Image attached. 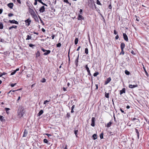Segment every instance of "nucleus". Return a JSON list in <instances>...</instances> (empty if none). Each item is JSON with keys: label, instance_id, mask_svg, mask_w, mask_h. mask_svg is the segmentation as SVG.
Masks as SVG:
<instances>
[{"label": "nucleus", "instance_id": "nucleus-50", "mask_svg": "<svg viewBox=\"0 0 149 149\" xmlns=\"http://www.w3.org/2000/svg\"><path fill=\"white\" fill-rule=\"evenodd\" d=\"M63 1L67 3H69V2L68 1V0H63Z\"/></svg>", "mask_w": 149, "mask_h": 149}, {"label": "nucleus", "instance_id": "nucleus-49", "mask_svg": "<svg viewBox=\"0 0 149 149\" xmlns=\"http://www.w3.org/2000/svg\"><path fill=\"white\" fill-rule=\"evenodd\" d=\"M135 131H136V134H139V131L137 129H135Z\"/></svg>", "mask_w": 149, "mask_h": 149}, {"label": "nucleus", "instance_id": "nucleus-14", "mask_svg": "<svg viewBox=\"0 0 149 149\" xmlns=\"http://www.w3.org/2000/svg\"><path fill=\"white\" fill-rule=\"evenodd\" d=\"M46 52H45L43 54V55H47L48 54H50L51 52V51L50 50H47V51Z\"/></svg>", "mask_w": 149, "mask_h": 149}, {"label": "nucleus", "instance_id": "nucleus-1", "mask_svg": "<svg viewBox=\"0 0 149 149\" xmlns=\"http://www.w3.org/2000/svg\"><path fill=\"white\" fill-rule=\"evenodd\" d=\"M30 14L32 16V18H34L35 20H36L37 19H38L37 16L34 11L31 13H30Z\"/></svg>", "mask_w": 149, "mask_h": 149}, {"label": "nucleus", "instance_id": "nucleus-25", "mask_svg": "<svg viewBox=\"0 0 149 149\" xmlns=\"http://www.w3.org/2000/svg\"><path fill=\"white\" fill-rule=\"evenodd\" d=\"M31 36H30L29 35H28L27 36V38H26V40H29L31 39Z\"/></svg>", "mask_w": 149, "mask_h": 149}, {"label": "nucleus", "instance_id": "nucleus-48", "mask_svg": "<svg viewBox=\"0 0 149 149\" xmlns=\"http://www.w3.org/2000/svg\"><path fill=\"white\" fill-rule=\"evenodd\" d=\"M35 45H33L32 44H29V46L30 47H33V46H34Z\"/></svg>", "mask_w": 149, "mask_h": 149}, {"label": "nucleus", "instance_id": "nucleus-7", "mask_svg": "<svg viewBox=\"0 0 149 149\" xmlns=\"http://www.w3.org/2000/svg\"><path fill=\"white\" fill-rule=\"evenodd\" d=\"M77 19L78 20H84V18L81 15L78 14V16L77 18Z\"/></svg>", "mask_w": 149, "mask_h": 149}, {"label": "nucleus", "instance_id": "nucleus-13", "mask_svg": "<svg viewBox=\"0 0 149 149\" xmlns=\"http://www.w3.org/2000/svg\"><path fill=\"white\" fill-rule=\"evenodd\" d=\"M138 86L137 85H132L130 84L129 85V87L130 88H135L136 87H137Z\"/></svg>", "mask_w": 149, "mask_h": 149}, {"label": "nucleus", "instance_id": "nucleus-12", "mask_svg": "<svg viewBox=\"0 0 149 149\" xmlns=\"http://www.w3.org/2000/svg\"><path fill=\"white\" fill-rule=\"evenodd\" d=\"M125 93V89L123 88L120 91V94L121 95L123 93Z\"/></svg>", "mask_w": 149, "mask_h": 149}, {"label": "nucleus", "instance_id": "nucleus-64", "mask_svg": "<svg viewBox=\"0 0 149 149\" xmlns=\"http://www.w3.org/2000/svg\"><path fill=\"white\" fill-rule=\"evenodd\" d=\"M35 84H36L34 83L33 84H32L31 86V88H32L34 86H35Z\"/></svg>", "mask_w": 149, "mask_h": 149}, {"label": "nucleus", "instance_id": "nucleus-47", "mask_svg": "<svg viewBox=\"0 0 149 149\" xmlns=\"http://www.w3.org/2000/svg\"><path fill=\"white\" fill-rule=\"evenodd\" d=\"M67 117L68 118H69L70 117V114L69 113H68L67 114Z\"/></svg>", "mask_w": 149, "mask_h": 149}, {"label": "nucleus", "instance_id": "nucleus-35", "mask_svg": "<svg viewBox=\"0 0 149 149\" xmlns=\"http://www.w3.org/2000/svg\"><path fill=\"white\" fill-rule=\"evenodd\" d=\"M103 133H102L100 135V137L101 139H103Z\"/></svg>", "mask_w": 149, "mask_h": 149}, {"label": "nucleus", "instance_id": "nucleus-38", "mask_svg": "<svg viewBox=\"0 0 149 149\" xmlns=\"http://www.w3.org/2000/svg\"><path fill=\"white\" fill-rule=\"evenodd\" d=\"M3 28V25L1 23H0V29H2Z\"/></svg>", "mask_w": 149, "mask_h": 149}, {"label": "nucleus", "instance_id": "nucleus-43", "mask_svg": "<svg viewBox=\"0 0 149 149\" xmlns=\"http://www.w3.org/2000/svg\"><path fill=\"white\" fill-rule=\"evenodd\" d=\"M16 84V83L12 84H10V86L12 87H13Z\"/></svg>", "mask_w": 149, "mask_h": 149}, {"label": "nucleus", "instance_id": "nucleus-34", "mask_svg": "<svg viewBox=\"0 0 149 149\" xmlns=\"http://www.w3.org/2000/svg\"><path fill=\"white\" fill-rule=\"evenodd\" d=\"M109 94L108 93H105V97L107 98H109Z\"/></svg>", "mask_w": 149, "mask_h": 149}, {"label": "nucleus", "instance_id": "nucleus-9", "mask_svg": "<svg viewBox=\"0 0 149 149\" xmlns=\"http://www.w3.org/2000/svg\"><path fill=\"white\" fill-rule=\"evenodd\" d=\"M123 36L124 39L127 41H128V38L127 35L125 33H123Z\"/></svg>", "mask_w": 149, "mask_h": 149}, {"label": "nucleus", "instance_id": "nucleus-2", "mask_svg": "<svg viewBox=\"0 0 149 149\" xmlns=\"http://www.w3.org/2000/svg\"><path fill=\"white\" fill-rule=\"evenodd\" d=\"M31 20L29 19H27L25 20V22L26 23V25L28 26L30 24L31 22Z\"/></svg>", "mask_w": 149, "mask_h": 149}, {"label": "nucleus", "instance_id": "nucleus-16", "mask_svg": "<svg viewBox=\"0 0 149 149\" xmlns=\"http://www.w3.org/2000/svg\"><path fill=\"white\" fill-rule=\"evenodd\" d=\"M28 134V131H27L25 129L24 130V135H23V137H26L27 135V134Z\"/></svg>", "mask_w": 149, "mask_h": 149}, {"label": "nucleus", "instance_id": "nucleus-24", "mask_svg": "<svg viewBox=\"0 0 149 149\" xmlns=\"http://www.w3.org/2000/svg\"><path fill=\"white\" fill-rule=\"evenodd\" d=\"M34 11L32 9V8H29V13L30 14L32 13V12H33Z\"/></svg>", "mask_w": 149, "mask_h": 149}, {"label": "nucleus", "instance_id": "nucleus-21", "mask_svg": "<svg viewBox=\"0 0 149 149\" xmlns=\"http://www.w3.org/2000/svg\"><path fill=\"white\" fill-rule=\"evenodd\" d=\"M112 122H111V121L109 123H108L107 124V126L108 127H110L111 126V124H112Z\"/></svg>", "mask_w": 149, "mask_h": 149}, {"label": "nucleus", "instance_id": "nucleus-3", "mask_svg": "<svg viewBox=\"0 0 149 149\" xmlns=\"http://www.w3.org/2000/svg\"><path fill=\"white\" fill-rule=\"evenodd\" d=\"M79 54H78V55L77 56L76 59L75 60V64L76 65V66H77L78 65V63L79 62Z\"/></svg>", "mask_w": 149, "mask_h": 149}, {"label": "nucleus", "instance_id": "nucleus-37", "mask_svg": "<svg viewBox=\"0 0 149 149\" xmlns=\"http://www.w3.org/2000/svg\"><path fill=\"white\" fill-rule=\"evenodd\" d=\"M96 3H97L99 5H101V3H100V1L99 0H97L96 1Z\"/></svg>", "mask_w": 149, "mask_h": 149}, {"label": "nucleus", "instance_id": "nucleus-6", "mask_svg": "<svg viewBox=\"0 0 149 149\" xmlns=\"http://www.w3.org/2000/svg\"><path fill=\"white\" fill-rule=\"evenodd\" d=\"M24 113V111L23 109H22L21 111H20L18 113V115L19 117H22Z\"/></svg>", "mask_w": 149, "mask_h": 149}, {"label": "nucleus", "instance_id": "nucleus-19", "mask_svg": "<svg viewBox=\"0 0 149 149\" xmlns=\"http://www.w3.org/2000/svg\"><path fill=\"white\" fill-rule=\"evenodd\" d=\"M43 113V111L42 110H40L38 114V116H40Z\"/></svg>", "mask_w": 149, "mask_h": 149}, {"label": "nucleus", "instance_id": "nucleus-33", "mask_svg": "<svg viewBox=\"0 0 149 149\" xmlns=\"http://www.w3.org/2000/svg\"><path fill=\"white\" fill-rule=\"evenodd\" d=\"M99 74V73L98 72H95L93 74V76L94 77H96L97 75Z\"/></svg>", "mask_w": 149, "mask_h": 149}, {"label": "nucleus", "instance_id": "nucleus-26", "mask_svg": "<svg viewBox=\"0 0 149 149\" xmlns=\"http://www.w3.org/2000/svg\"><path fill=\"white\" fill-rule=\"evenodd\" d=\"M125 73L126 74H127V75H129L130 73V72L129 71H127V70H126L125 71Z\"/></svg>", "mask_w": 149, "mask_h": 149}, {"label": "nucleus", "instance_id": "nucleus-31", "mask_svg": "<svg viewBox=\"0 0 149 149\" xmlns=\"http://www.w3.org/2000/svg\"><path fill=\"white\" fill-rule=\"evenodd\" d=\"M46 79L45 78H43L41 80V82L42 83H44L46 82Z\"/></svg>", "mask_w": 149, "mask_h": 149}, {"label": "nucleus", "instance_id": "nucleus-4", "mask_svg": "<svg viewBox=\"0 0 149 149\" xmlns=\"http://www.w3.org/2000/svg\"><path fill=\"white\" fill-rule=\"evenodd\" d=\"M8 22L11 24H19L18 22H17L16 21H15L14 19H13L12 20H9L8 21Z\"/></svg>", "mask_w": 149, "mask_h": 149}, {"label": "nucleus", "instance_id": "nucleus-61", "mask_svg": "<svg viewBox=\"0 0 149 149\" xmlns=\"http://www.w3.org/2000/svg\"><path fill=\"white\" fill-rule=\"evenodd\" d=\"M135 120H139V119H137L135 118H133V119H132V120L133 121H134Z\"/></svg>", "mask_w": 149, "mask_h": 149}, {"label": "nucleus", "instance_id": "nucleus-56", "mask_svg": "<svg viewBox=\"0 0 149 149\" xmlns=\"http://www.w3.org/2000/svg\"><path fill=\"white\" fill-rule=\"evenodd\" d=\"M118 33V32H116L115 30H114V34L116 35Z\"/></svg>", "mask_w": 149, "mask_h": 149}, {"label": "nucleus", "instance_id": "nucleus-28", "mask_svg": "<svg viewBox=\"0 0 149 149\" xmlns=\"http://www.w3.org/2000/svg\"><path fill=\"white\" fill-rule=\"evenodd\" d=\"M78 132V130H75L74 131V134H75L76 137H77V133Z\"/></svg>", "mask_w": 149, "mask_h": 149}, {"label": "nucleus", "instance_id": "nucleus-20", "mask_svg": "<svg viewBox=\"0 0 149 149\" xmlns=\"http://www.w3.org/2000/svg\"><path fill=\"white\" fill-rule=\"evenodd\" d=\"M4 117L3 116H1L0 115V120L1 122H3L5 120L4 119Z\"/></svg>", "mask_w": 149, "mask_h": 149}, {"label": "nucleus", "instance_id": "nucleus-58", "mask_svg": "<svg viewBox=\"0 0 149 149\" xmlns=\"http://www.w3.org/2000/svg\"><path fill=\"white\" fill-rule=\"evenodd\" d=\"M119 37L118 35H117L115 37V39L116 40H117L118 39Z\"/></svg>", "mask_w": 149, "mask_h": 149}, {"label": "nucleus", "instance_id": "nucleus-52", "mask_svg": "<svg viewBox=\"0 0 149 149\" xmlns=\"http://www.w3.org/2000/svg\"><path fill=\"white\" fill-rule=\"evenodd\" d=\"M41 49L42 50L43 52H46V51H47V50H46L45 49H44V48H41Z\"/></svg>", "mask_w": 149, "mask_h": 149}, {"label": "nucleus", "instance_id": "nucleus-27", "mask_svg": "<svg viewBox=\"0 0 149 149\" xmlns=\"http://www.w3.org/2000/svg\"><path fill=\"white\" fill-rule=\"evenodd\" d=\"M88 48H86L85 49V53L86 54H88Z\"/></svg>", "mask_w": 149, "mask_h": 149}, {"label": "nucleus", "instance_id": "nucleus-32", "mask_svg": "<svg viewBox=\"0 0 149 149\" xmlns=\"http://www.w3.org/2000/svg\"><path fill=\"white\" fill-rule=\"evenodd\" d=\"M43 142L44 143H48V141L46 139H44Z\"/></svg>", "mask_w": 149, "mask_h": 149}, {"label": "nucleus", "instance_id": "nucleus-40", "mask_svg": "<svg viewBox=\"0 0 149 149\" xmlns=\"http://www.w3.org/2000/svg\"><path fill=\"white\" fill-rule=\"evenodd\" d=\"M5 110H6V112H7V113H8V111H9L10 109L9 108H5Z\"/></svg>", "mask_w": 149, "mask_h": 149}, {"label": "nucleus", "instance_id": "nucleus-42", "mask_svg": "<svg viewBox=\"0 0 149 149\" xmlns=\"http://www.w3.org/2000/svg\"><path fill=\"white\" fill-rule=\"evenodd\" d=\"M13 15V14L11 13H9L8 14V16L9 17H12Z\"/></svg>", "mask_w": 149, "mask_h": 149}, {"label": "nucleus", "instance_id": "nucleus-51", "mask_svg": "<svg viewBox=\"0 0 149 149\" xmlns=\"http://www.w3.org/2000/svg\"><path fill=\"white\" fill-rule=\"evenodd\" d=\"M37 4V0H35V2L34 3V5H36Z\"/></svg>", "mask_w": 149, "mask_h": 149}, {"label": "nucleus", "instance_id": "nucleus-55", "mask_svg": "<svg viewBox=\"0 0 149 149\" xmlns=\"http://www.w3.org/2000/svg\"><path fill=\"white\" fill-rule=\"evenodd\" d=\"M37 1H38L39 2L41 3V4H42L43 2L41 0H37Z\"/></svg>", "mask_w": 149, "mask_h": 149}, {"label": "nucleus", "instance_id": "nucleus-59", "mask_svg": "<svg viewBox=\"0 0 149 149\" xmlns=\"http://www.w3.org/2000/svg\"><path fill=\"white\" fill-rule=\"evenodd\" d=\"M109 9H111L112 8V6H111V4H110L109 6Z\"/></svg>", "mask_w": 149, "mask_h": 149}, {"label": "nucleus", "instance_id": "nucleus-5", "mask_svg": "<svg viewBox=\"0 0 149 149\" xmlns=\"http://www.w3.org/2000/svg\"><path fill=\"white\" fill-rule=\"evenodd\" d=\"M95 118L94 117H92L91 119V125L93 127L95 126Z\"/></svg>", "mask_w": 149, "mask_h": 149}, {"label": "nucleus", "instance_id": "nucleus-62", "mask_svg": "<svg viewBox=\"0 0 149 149\" xmlns=\"http://www.w3.org/2000/svg\"><path fill=\"white\" fill-rule=\"evenodd\" d=\"M143 68L145 70V73H146V75H147V74H148V73L147 72V71H146L145 68L144 67H143Z\"/></svg>", "mask_w": 149, "mask_h": 149}, {"label": "nucleus", "instance_id": "nucleus-41", "mask_svg": "<svg viewBox=\"0 0 149 149\" xmlns=\"http://www.w3.org/2000/svg\"><path fill=\"white\" fill-rule=\"evenodd\" d=\"M82 10L80 9L79 10V14L82 15L83 13Z\"/></svg>", "mask_w": 149, "mask_h": 149}, {"label": "nucleus", "instance_id": "nucleus-23", "mask_svg": "<svg viewBox=\"0 0 149 149\" xmlns=\"http://www.w3.org/2000/svg\"><path fill=\"white\" fill-rule=\"evenodd\" d=\"M78 39L77 38H76L74 40V44L77 45L78 42Z\"/></svg>", "mask_w": 149, "mask_h": 149}, {"label": "nucleus", "instance_id": "nucleus-60", "mask_svg": "<svg viewBox=\"0 0 149 149\" xmlns=\"http://www.w3.org/2000/svg\"><path fill=\"white\" fill-rule=\"evenodd\" d=\"M53 3H54V5H55L56 3V0H54V1H53V2H52Z\"/></svg>", "mask_w": 149, "mask_h": 149}, {"label": "nucleus", "instance_id": "nucleus-53", "mask_svg": "<svg viewBox=\"0 0 149 149\" xmlns=\"http://www.w3.org/2000/svg\"><path fill=\"white\" fill-rule=\"evenodd\" d=\"M88 72V75H89V76L91 75V74L90 73V70L89 71H88V72Z\"/></svg>", "mask_w": 149, "mask_h": 149}, {"label": "nucleus", "instance_id": "nucleus-11", "mask_svg": "<svg viewBox=\"0 0 149 149\" xmlns=\"http://www.w3.org/2000/svg\"><path fill=\"white\" fill-rule=\"evenodd\" d=\"M11 9H12L14 6L13 3H9L7 5Z\"/></svg>", "mask_w": 149, "mask_h": 149}, {"label": "nucleus", "instance_id": "nucleus-17", "mask_svg": "<svg viewBox=\"0 0 149 149\" xmlns=\"http://www.w3.org/2000/svg\"><path fill=\"white\" fill-rule=\"evenodd\" d=\"M40 53L39 51H38L36 53V58H37L38 57L40 56Z\"/></svg>", "mask_w": 149, "mask_h": 149}, {"label": "nucleus", "instance_id": "nucleus-63", "mask_svg": "<svg viewBox=\"0 0 149 149\" xmlns=\"http://www.w3.org/2000/svg\"><path fill=\"white\" fill-rule=\"evenodd\" d=\"M3 12V9H0V14L2 13Z\"/></svg>", "mask_w": 149, "mask_h": 149}, {"label": "nucleus", "instance_id": "nucleus-36", "mask_svg": "<svg viewBox=\"0 0 149 149\" xmlns=\"http://www.w3.org/2000/svg\"><path fill=\"white\" fill-rule=\"evenodd\" d=\"M61 46V44L60 43H58L56 44L57 47H60Z\"/></svg>", "mask_w": 149, "mask_h": 149}, {"label": "nucleus", "instance_id": "nucleus-10", "mask_svg": "<svg viewBox=\"0 0 149 149\" xmlns=\"http://www.w3.org/2000/svg\"><path fill=\"white\" fill-rule=\"evenodd\" d=\"M111 80V79L110 77L108 78L107 80L105 81L104 84L105 85H106L109 83Z\"/></svg>", "mask_w": 149, "mask_h": 149}, {"label": "nucleus", "instance_id": "nucleus-57", "mask_svg": "<svg viewBox=\"0 0 149 149\" xmlns=\"http://www.w3.org/2000/svg\"><path fill=\"white\" fill-rule=\"evenodd\" d=\"M55 36V35L52 34V39H54Z\"/></svg>", "mask_w": 149, "mask_h": 149}, {"label": "nucleus", "instance_id": "nucleus-30", "mask_svg": "<svg viewBox=\"0 0 149 149\" xmlns=\"http://www.w3.org/2000/svg\"><path fill=\"white\" fill-rule=\"evenodd\" d=\"M85 68H86V70H87V72H88V71H90V70L89 69V68L88 67L87 65H86Z\"/></svg>", "mask_w": 149, "mask_h": 149}, {"label": "nucleus", "instance_id": "nucleus-44", "mask_svg": "<svg viewBox=\"0 0 149 149\" xmlns=\"http://www.w3.org/2000/svg\"><path fill=\"white\" fill-rule=\"evenodd\" d=\"M16 73L15 71V70L13 71V72H11L10 74V75H12L15 74Z\"/></svg>", "mask_w": 149, "mask_h": 149}, {"label": "nucleus", "instance_id": "nucleus-39", "mask_svg": "<svg viewBox=\"0 0 149 149\" xmlns=\"http://www.w3.org/2000/svg\"><path fill=\"white\" fill-rule=\"evenodd\" d=\"M7 74V73L4 72L3 73H1V74H0V77H1L3 75H5Z\"/></svg>", "mask_w": 149, "mask_h": 149}, {"label": "nucleus", "instance_id": "nucleus-15", "mask_svg": "<svg viewBox=\"0 0 149 149\" xmlns=\"http://www.w3.org/2000/svg\"><path fill=\"white\" fill-rule=\"evenodd\" d=\"M125 45L124 43H122L120 45V48L121 49H124V48L125 47Z\"/></svg>", "mask_w": 149, "mask_h": 149}, {"label": "nucleus", "instance_id": "nucleus-46", "mask_svg": "<svg viewBox=\"0 0 149 149\" xmlns=\"http://www.w3.org/2000/svg\"><path fill=\"white\" fill-rule=\"evenodd\" d=\"M49 100H46L44 102L43 104H46L47 102H49Z\"/></svg>", "mask_w": 149, "mask_h": 149}, {"label": "nucleus", "instance_id": "nucleus-54", "mask_svg": "<svg viewBox=\"0 0 149 149\" xmlns=\"http://www.w3.org/2000/svg\"><path fill=\"white\" fill-rule=\"evenodd\" d=\"M131 53L133 55H135V53L134 52L133 50H132Z\"/></svg>", "mask_w": 149, "mask_h": 149}, {"label": "nucleus", "instance_id": "nucleus-8", "mask_svg": "<svg viewBox=\"0 0 149 149\" xmlns=\"http://www.w3.org/2000/svg\"><path fill=\"white\" fill-rule=\"evenodd\" d=\"M45 8L44 6H42L40 7L39 9V11L40 13H43L45 11Z\"/></svg>", "mask_w": 149, "mask_h": 149}, {"label": "nucleus", "instance_id": "nucleus-22", "mask_svg": "<svg viewBox=\"0 0 149 149\" xmlns=\"http://www.w3.org/2000/svg\"><path fill=\"white\" fill-rule=\"evenodd\" d=\"M97 135L96 134H94L92 136V138L94 140H95L97 139Z\"/></svg>", "mask_w": 149, "mask_h": 149}, {"label": "nucleus", "instance_id": "nucleus-18", "mask_svg": "<svg viewBox=\"0 0 149 149\" xmlns=\"http://www.w3.org/2000/svg\"><path fill=\"white\" fill-rule=\"evenodd\" d=\"M17 26H16V25H13V26H11V27H10L9 28V30H10V29H12L13 28H14L15 29H17Z\"/></svg>", "mask_w": 149, "mask_h": 149}, {"label": "nucleus", "instance_id": "nucleus-29", "mask_svg": "<svg viewBox=\"0 0 149 149\" xmlns=\"http://www.w3.org/2000/svg\"><path fill=\"white\" fill-rule=\"evenodd\" d=\"M121 52L120 53L119 55H121V54L124 55V52L123 51V49H121Z\"/></svg>", "mask_w": 149, "mask_h": 149}, {"label": "nucleus", "instance_id": "nucleus-45", "mask_svg": "<svg viewBox=\"0 0 149 149\" xmlns=\"http://www.w3.org/2000/svg\"><path fill=\"white\" fill-rule=\"evenodd\" d=\"M120 111H121V112L122 113H123L124 114H125L126 113L125 112H124V111H123L122 109L120 108Z\"/></svg>", "mask_w": 149, "mask_h": 149}]
</instances>
